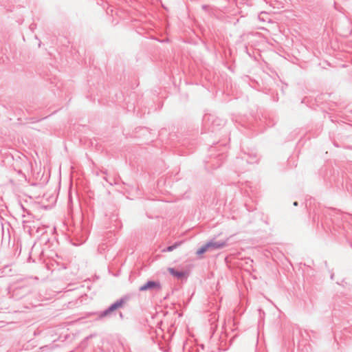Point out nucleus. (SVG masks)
<instances>
[{
    "instance_id": "1",
    "label": "nucleus",
    "mask_w": 352,
    "mask_h": 352,
    "mask_svg": "<svg viewBox=\"0 0 352 352\" xmlns=\"http://www.w3.org/2000/svg\"><path fill=\"white\" fill-rule=\"evenodd\" d=\"M160 283L155 281H148L145 285L140 287V291H146L148 289L160 290Z\"/></svg>"
},
{
    "instance_id": "2",
    "label": "nucleus",
    "mask_w": 352,
    "mask_h": 352,
    "mask_svg": "<svg viewBox=\"0 0 352 352\" xmlns=\"http://www.w3.org/2000/svg\"><path fill=\"white\" fill-rule=\"evenodd\" d=\"M223 246H224L223 243H210L206 244L205 246L201 248L199 250H198L197 253V254H201L204 253L205 252H206L210 248H221Z\"/></svg>"
},
{
    "instance_id": "3",
    "label": "nucleus",
    "mask_w": 352,
    "mask_h": 352,
    "mask_svg": "<svg viewBox=\"0 0 352 352\" xmlns=\"http://www.w3.org/2000/svg\"><path fill=\"white\" fill-rule=\"evenodd\" d=\"M124 300H120L119 301H117L114 304H113L103 314V316H106L108 314L115 311L116 309L122 307V305L124 304Z\"/></svg>"
},
{
    "instance_id": "4",
    "label": "nucleus",
    "mask_w": 352,
    "mask_h": 352,
    "mask_svg": "<svg viewBox=\"0 0 352 352\" xmlns=\"http://www.w3.org/2000/svg\"><path fill=\"white\" fill-rule=\"evenodd\" d=\"M168 272L174 276L177 277V278H182L184 276V273L182 272L176 271L174 268H168Z\"/></svg>"
},
{
    "instance_id": "5",
    "label": "nucleus",
    "mask_w": 352,
    "mask_h": 352,
    "mask_svg": "<svg viewBox=\"0 0 352 352\" xmlns=\"http://www.w3.org/2000/svg\"><path fill=\"white\" fill-rule=\"evenodd\" d=\"M177 245H178V244L175 243L173 245L168 247L167 248V251L170 252V251L173 250L175 248H177Z\"/></svg>"
},
{
    "instance_id": "6",
    "label": "nucleus",
    "mask_w": 352,
    "mask_h": 352,
    "mask_svg": "<svg viewBox=\"0 0 352 352\" xmlns=\"http://www.w3.org/2000/svg\"><path fill=\"white\" fill-rule=\"evenodd\" d=\"M294 205L296 206H298V203H297L296 201H295V202L294 203Z\"/></svg>"
}]
</instances>
